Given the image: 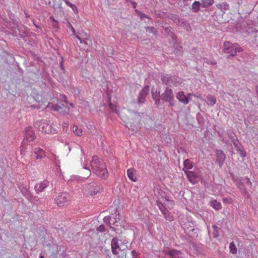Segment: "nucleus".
<instances>
[{
  "instance_id": "20e7f679",
  "label": "nucleus",
  "mask_w": 258,
  "mask_h": 258,
  "mask_svg": "<svg viewBox=\"0 0 258 258\" xmlns=\"http://www.w3.org/2000/svg\"><path fill=\"white\" fill-rule=\"evenodd\" d=\"M35 126L38 127V130L46 134H55V130L53 129L51 125L46 120L37 121L35 123Z\"/></svg>"
},
{
  "instance_id": "7ed1b4c3",
  "label": "nucleus",
  "mask_w": 258,
  "mask_h": 258,
  "mask_svg": "<svg viewBox=\"0 0 258 258\" xmlns=\"http://www.w3.org/2000/svg\"><path fill=\"white\" fill-rule=\"evenodd\" d=\"M223 46L224 50L230 53L232 56L236 55L237 52H240L243 50L238 44H232L229 42H224Z\"/></svg>"
},
{
  "instance_id": "a18cd8bd",
  "label": "nucleus",
  "mask_w": 258,
  "mask_h": 258,
  "mask_svg": "<svg viewBox=\"0 0 258 258\" xmlns=\"http://www.w3.org/2000/svg\"><path fill=\"white\" fill-rule=\"evenodd\" d=\"M194 96L197 98H200V96H196V95H194Z\"/></svg>"
},
{
  "instance_id": "a878e982",
  "label": "nucleus",
  "mask_w": 258,
  "mask_h": 258,
  "mask_svg": "<svg viewBox=\"0 0 258 258\" xmlns=\"http://www.w3.org/2000/svg\"><path fill=\"white\" fill-rule=\"evenodd\" d=\"M229 248L230 252L233 254H235L237 252V249L233 242L230 243Z\"/></svg>"
},
{
  "instance_id": "f704fd0d",
  "label": "nucleus",
  "mask_w": 258,
  "mask_h": 258,
  "mask_svg": "<svg viewBox=\"0 0 258 258\" xmlns=\"http://www.w3.org/2000/svg\"><path fill=\"white\" fill-rule=\"evenodd\" d=\"M245 179L246 180L247 183H248V184H249V185H251V183L250 182V180L249 178H248V177H246V178H245Z\"/></svg>"
},
{
  "instance_id": "e433bc0d",
  "label": "nucleus",
  "mask_w": 258,
  "mask_h": 258,
  "mask_svg": "<svg viewBox=\"0 0 258 258\" xmlns=\"http://www.w3.org/2000/svg\"><path fill=\"white\" fill-rule=\"evenodd\" d=\"M132 4L134 8H136L137 6V3L135 2H132Z\"/></svg>"
},
{
  "instance_id": "58836bf2",
  "label": "nucleus",
  "mask_w": 258,
  "mask_h": 258,
  "mask_svg": "<svg viewBox=\"0 0 258 258\" xmlns=\"http://www.w3.org/2000/svg\"><path fill=\"white\" fill-rule=\"evenodd\" d=\"M223 5H224L225 8L228 7V5L226 3L223 4Z\"/></svg>"
},
{
  "instance_id": "ea45409f",
  "label": "nucleus",
  "mask_w": 258,
  "mask_h": 258,
  "mask_svg": "<svg viewBox=\"0 0 258 258\" xmlns=\"http://www.w3.org/2000/svg\"><path fill=\"white\" fill-rule=\"evenodd\" d=\"M52 20H53L54 22H56V21L54 19V18L53 17H50V18Z\"/></svg>"
},
{
  "instance_id": "6e6552de",
  "label": "nucleus",
  "mask_w": 258,
  "mask_h": 258,
  "mask_svg": "<svg viewBox=\"0 0 258 258\" xmlns=\"http://www.w3.org/2000/svg\"><path fill=\"white\" fill-rule=\"evenodd\" d=\"M25 135L24 140H26L28 142L33 141L35 139V135L32 130V127L28 126L25 128Z\"/></svg>"
},
{
  "instance_id": "49530a36",
  "label": "nucleus",
  "mask_w": 258,
  "mask_h": 258,
  "mask_svg": "<svg viewBox=\"0 0 258 258\" xmlns=\"http://www.w3.org/2000/svg\"><path fill=\"white\" fill-rule=\"evenodd\" d=\"M150 29L151 30H154V28H153V27H152V28H150Z\"/></svg>"
},
{
  "instance_id": "79ce46f5",
  "label": "nucleus",
  "mask_w": 258,
  "mask_h": 258,
  "mask_svg": "<svg viewBox=\"0 0 258 258\" xmlns=\"http://www.w3.org/2000/svg\"><path fill=\"white\" fill-rule=\"evenodd\" d=\"M66 97L65 96H63V98H62V99L64 100V101L65 102H66V100H65V99H66Z\"/></svg>"
},
{
  "instance_id": "412c9836",
  "label": "nucleus",
  "mask_w": 258,
  "mask_h": 258,
  "mask_svg": "<svg viewBox=\"0 0 258 258\" xmlns=\"http://www.w3.org/2000/svg\"><path fill=\"white\" fill-rule=\"evenodd\" d=\"M214 3V0H203L202 1L201 6L203 8H207L212 5Z\"/></svg>"
},
{
  "instance_id": "f03ea898",
  "label": "nucleus",
  "mask_w": 258,
  "mask_h": 258,
  "mask_svg": "<svg viewBox=\"0 0 258 258\" xmlns=\"http://www.w3.org/2000/svg\"><path fill=\"white\" fill-rule=\"evenodd\" d=\"M46 96H47V95L45 93L40 94L34 93L33 98L36 102H41V104L39 107L44 106L45 107L50 108L51 110L58 111L60 108L59 106L57 105L53 106L51 103H48L47 105L46 104V103L47 102L46 98H45Z\"/></svg>"
},
{
  "instance_id": "2eb2a0df",
  "label": "nucleus",
  "mask_w": 258,
  "mask_h": 258,
  "mask_svg": "<svg viewBox=\"0 0 258 258\" xmlns=\"http://www.w3.org/2000/svg\"><path fill=\"white\" fill-rule=\"evenodd\" d=\"M185 174L188 179V180L192 184H194L196 182V178L198 176L197 174L194 172L185 171Z\"/></svg>"
},
{
  "instance_id": "7c9ffc66",
  "label": "nucleus",
  "mask_w": 258,
  "mask_h": 258,
  "mask_svg": "<svg viewBox=\"0 0 258 258\" xmlns=\"http://www.w3.org/2000/svg\"><path fill=\"white\" fill-rule=\"evenodd\" d=\"M105 230V227L104 225H100L99 227L97 228V230L99 232H103Z\"/></svg>"
},
{
  "instance_id": "a19ab883",
  "label": "nucleus",
  "mask_w": 258,
  "mask_h": 258,
  "mask_svg": "<svg viewBox=\"0 0 258 258\" xmlns=\"http://www.w3.org/2000/svg\"><path fill=\"white\" fill-rule=\"evenodd\" d=\"M27 99L28 100H30L32 99V97L28 96Z\"/></svg>"
},
{
  "instance_id": "393cba45",
  "label": "nucleus",
  "mask_w": 258,
  "mask_h": 258,
  "mask_svg": "<svg viewBox=\"0 0 258 258\" xmlns=\"http://www.w3.org/2000/svg\"><path fill=\"white\" fill-rule=\"evenodd\" d=\"M63 1L65 2V3L66 4V5L67 6L70 7L72 9V10L75 13H78L77 8L75 5L70 3L69 2H68V0H63Z\"/></svg>"
},
{
  "instance_id": "f3484780",
  "label": "nucleus",
  "mask_w": 258,
  "mask_h": 258,
  "mask_svg": "<svg viewBox=\"0 0 258 258\" xmlns=\"http://www.w3.org/2000/svg\"><path fill=\"white\" fill-rule=\"evenodd\" d=\"M49 5L54 9H60L61 6V0H49Z\"/></svg>"
},
{
  "instance_id": "c85d7f7f",
  "label": "nucleus",
  "mask_w": 258,
  "mask_h": 258,
  "mask_svg": "<svg viewBox=\"0 0 258 258\" xmlns=\"http://www.w3.org/2000/svg\"><path fill=\"white\" fill-rule=\"evenodd\" d=\"M108 106H109V108L112 111H114V112H116V106L114 105L110 101V100H109V103H108Z\"/></svg>"
},
{
  "instance_id": "39448f33",
  "label": "nucleus",
  "mask_w": 258,
  "mask_h": 258,
  "mask_svg": "<svg viewBox=\"0 0 258 258\" xmlns=\"http://www.w3.org/2000/svg\"><path fill=\"white\" fill-rule=\"evenodd\" d=\"M100 187L96 183H91L86 184L83 188V192L86 196H94L100 190Z\"/></svg>"
},
{
  "instance_id": "423d86ee",
  "label": "nucleus",
  "mask_w": 258,
  "mask_h": 258,
  "mask_svg": "<svg viewBox=\"0 0 258 258\" xmlns=\"http://www.w3.org/2000/svg\"><path fill=\"white\" fill-rule=\"evenodd\" d=\"M162 101L167 102L169 105L172 107L174 105V96L173 91L169 88H166L161 95Z\"/></svg>"
},
{
  "instance_id": "c9c22d12",
  "label": "nucleus",
  "mask_w": 258,
  "mask_h": 258,
  "mask_svg": "<svg viewBox=\"0 0 258 258\" xmlns=\"http://www.w3.org/2000/svg\"><path fill=\"white\" fill-rule=\"evenodd\" d=\"M141 17L142 19H143L144 18H147L149 19V18L147 16H145L144 14H141Z\"/></svg>"
},
{
  "instance_id": "5701e85b",
  "label": "nucleus",
  "mask_w": 258,
  "mask_h": 258,
  "mask_svg": "<svg viewBox=\"0 0 258 258\" xmlns=\"http://www.w3.org/2000/svg\"><path fill=\"white\" fill-rule=\"evenodd\" d=\"M184 167L187 169H190L193 167L192 162L189 159H186L183 163Z\"/></svg>"
},
{
  "instance_id": "aec40b11",
  "label": "nucleus",
  "mask_w": 258,
  "mask_h": 258,
  "mask_svg": "<svg viewBox=\"0 0 258 258\" xmlns=\"http://www.w3.org/2000/svg\"><path fill=\"white\" fill-rule=\"evenodd\" d=\"M162 213L164 214V217L166 220L169 221H172L174 220V217L168 211H162Z\"/></svg>"
},
{
  "instance_id": "f8f14e48",
  "label": "nucleus",
  "mask_w": 258,
  "mask_h": 258,
  "mask_svg": "<svg viewBox=\"0 0 258 258\" xmlns=\"http://www.w3.org/2000/svg\"><path fill=\"white\" fill-rule=\"evenodd\" d=\"M216 162L221 166L225 159V155L224 152L221 150H217L216 152Z\"/></svg>"
},
{
  "instance_id": "9b49d317",
  "label": "nucleus",
  "mask_w": 258,
  "mask_h": 258,
  "mask_svg": "<svg viewBox=\"0 0 258 258\" xmlns=\"http://www.w3.org/2000/svg\"><path fill=\"white\" fill-rule=\"evenodd\" d=\"M111 251L113 254L118 253V250L120 249L118 240L116 238H113L111 242Z\"/></svg>"
},
{
  "instance_id": "0eeeda50",
  "label": "nucleus",
  "mask_w": 258,
  "mask_h": 258,
  "mask_svg": "<svg viewBox=\"0 0 258 258\" xmlns=\"http://www.w3.org/2000/svg\"><path fill=\"white\" fill-rule=\"evenodd\" d=\"M70 200V196L69 194L67 192H61L59 194L55 199L56 204L60 207L68 204Z\"/></svg>"
},
{
  "instance_id": "f257e3e1",
  "label": "nucleus",
  "mask_w": 258,
  "mask_h": 258,
  "mask_svg": "<svg viewBox=\"0 0 258 258\" xmlns=\"http://www.w3.org/2000/svg\"><path fill=\"white\" fill-rule=\"evenodd\" d=\"M91 166L96 175L103 179H106L108 173L104 161L97 156H93L91 161Z\"/></svg>"
},
{
  "instance_id": "72a5a7b5",
  "label": "nucleus",
  "mask_w": 258,
  "mask_h": 258,
  "mask_svg": "<svg viewBox=\"0 0 258 258\" xmlns=\"http://www.w3.org/2000/svg\"><path fill=\"white\" fill-rule=\"evenodd\" d=\"M132 253L133 256L134 258H136L137 256V252H136V251L135 250H133L132 251Z\"/></svg>"
},
{
  "instance_id": "dca6fc26",
  "label": "nucleus",
  "mask_w": 258,
  "mask_h": 258,
  "mask_svg": "<svg viewBox=\"0 0 258 258\" xmlns=\"http://www.w3.org/2000/svg\"><path fill=\"white\" fill-rule=\"evenodd\" d=\"M135 174V170L133 168H130L127 170V175L128 177L130 180L134 182L137 181V178Z\"/></svg>"
},
{
  "instance_id": "de8ad7c7",
  "label": "nucleus",
  "mask_w": 258,
  "mask_h": 258,
  "mask_svg": "<svg viewBox=\"0 0 258 258\" xmlns=\"http://www.w3.org/2000/svg\"><path fill=\"white\" fill-rule=\"evenodd\" d=\"M40 258H44V256H43L41 255V256H40Z\"/></svg>"
},
{
  "instance_id": "c03bdc74",
  "label": "nucleus",
  "mask_w": 258,
  "mask_h": 258,
  "mask_svg": "<svg viewBox=\"0 0 258 258\" xmlns=\"http://www.w3.org/2000/svg\"><path fill=\"white\" fill-rule=\"evenodd\" d=\"M190 95H191V94L189 93L187 94V96H186L188 98V97H189Z\"/></svg>"
},
{
  "instance_id": "6ab92c4d",
  "label": "nucleus",
  "mask_w": 258,
  "mask_h": 258,
  "mask_svg": "<svg viewBox=\"0 0 258 258\" xmlns=\"http://www.w3.org/2000/svg\"><path fill=\"white\" fill-rule=\"evenodd\" d=\"M208 101H207V104L209 105L210 106H213L215 105L216 103V98L211 95H209L207 97Z\"/></svg>"
},
{
  "instance_id": "c756f323",
  "label": "nucleus",
  "mask_w": 258,
  "mask_h": 258,
  "mask_svg": "<svg viewBox=\"0 0 258 258\" xmlns=\"http://www.w3.org/2000/svg\"><path fill=\"white\" fill-rule=\"evenodd\" d=\"M222 201L226 204H231L233 203V201L231 198H223Z\"/></svg>"
},
{
  "instance_id": "9d476101",
  "label": "nucleus",
  "mask_w": 258,
  "mask_h": 258,
  "mask_svg": "<svg viewBox=\"0 0 258 258\" xmlns=\"http://www.w3.org/2000/svg\"><path fill=\"white\" fill-rule=\"evenodd\" d=\"M149 92V87L146 86L139 94L138 102L143 103L145 101V98Z\"/></svg>"
},
{
  "instance_id": "4468645a",
  "label": "nucleus",
  "mask_w": 258,
  "mask_h": 258,
  "mask_svg": "<svg viewBox=\"0 0 258 258\" xmlns=\"http://www.w3.org/2000/svg\"><path fill=\"white\" fill-rule=\"evenodd\" d=\"M34 153L36 155V160H41L45 158L46 153L45 151L40 148H36L34 150Z\"/></svg>"
},
{
  "instance_id": "473e14b6",
  "label": "nucleus",
  "mask_w": 258,
  "mask_h": 258,
  "mask_svg": "<svg viewBox=\"0 0 258 258\" xmlns=\"http://www.w3.org/2000/svg\"><path fill=\"white\" fill-rule=\"evenodd\" d=\"M152 96L154 99H155L156 97L158 96V94L157 92V90H156L155 92L154 93L153 90H152Z\"/></svg>"
},
{
  "instance_id": "bb28decb",
  "label": "nucleus",
  "mask_w": 258,
  "mask_h": 258,
  "mask_svg": "<svg viewBox=\"0 0 258 258\" xmlns=\"http://www.w3.org/2000/svg\"><path fill=\"white\" fill-rule=\"evenodd\" d=\"M85 36H86V38L84 39H82L79 36H76L75 37L76 38H77L81 43H84L85 44H87V42H86V40H88L89 39V36L87 34H85Z\"/></svg>"
},
{
  "instance_id": "09e8293b",
  "label": "nucleus",
  "mask_w": 258,
  "mask_h": 258,
  "mask_svg": "<svg viewBox=\"0 0 258 258\" xmlns=\"http://www.w3.org/2000/svg\"><path fill=\"white\" fill-rule=\"evenodd\" d=\"M213 227L215 228V227H217V226H213Z\"/></svg>"
},
{
  "instance_id": "4be33fe9",
  "label": "nucleus",
  "mask_w": 258,
  "mask_h": 258,
  "mask_svg": "<svg viewBox=\"0 0 258 258\" xmlns=\"http://www.w3.org/2000/svg\"><path fill=\"white\" fill-rule=\"evenodd\" d=\"M73 131L75 135L78 136H81L82 135L83 131L81 128L77 126L74 125L73 127Z\"/></svg>"
},
{
  "instance_id": "b1692460",
  "label": "nucleus",
  "mask_w": 258,
  "mask_h": 258,
  "mask_svg": "<svg viewBox=\"0 0 258 258\" xmlns=\"http://www.w3.org/2000/svg\"><path fill=\"white\" fill-rule=\"evenodd\" d=\"M201 4L198 1H195L192 5V9L194 12H198L200 10V6Z\"/></svg>"
},
{
  "instance_id": "1a4fd4ad",
  "label": "nucleus",
  "mask_w": 258,
  "mask_h": 258,
  "mask_svg": "<svg viewBox=\"0 0 258 258\" xmlns=\"http://www.w3.org/2000/svg\"><path fill=\"white\" fill-rule=\"evenodd\" d=\"M165 254L169 255L171 258H183V253L178 250L171 249L170 250H164Z\"/></svg>"
},
{
  "instance_id": "ddd939ff",
  "label": "nucleus",
  "mask_w": 258,
  "mask_h": 258,
  "mask_svg": "<svg viewBox=\"0 0 258 258\" xmlns=\"http://www.w3.org/2000/svg\"><path fill=\"white\" fill-rule=\"evenodd\" d=\"M176 98L179 102L184 105L187 104L189 101L188 98L184 94L183 91H179L177 93Z\"/></svg>"
},
{
  "instance_id": "a211bd4d",
  "label": "nucleus",
  "mask_w": 258,
  "mask_h": 258,
  "mask_svg": "<svg viewBox=\"0 0 258 258\" xmlns=\"http://www.w3.org/2000/svg\"><path fill=\"white\" fill-rule=\"evenodd\" d=\"M211 206L215 210H219L222 208L221 204L216 200H213L210 202Z\"/></svg>"
},
{
  "instance_id": "37998d69",
  "label": "nucleus",
  "mask_w": 258,
  "mask_h": 258,
  "mask_svg": "<svg viewBox=\"0 0 258 258\" xmlns=\"http://www.w3.org/2000/svg\"><path fill=\"white\" fill-rule=\"evenodd\" d=\"M90 175V171H89V172H88V174H86V176H89Z\"/></svg>"
},
{
  "instance_id": "2f4dec72",
  "label": "nucleus",
  "mask_w": 258,
  "mask_h": 258,
  "mask_svg": "<svg viewBox=\"0 0 258 258\" xmlns=\"http://www.w3.org/2000/svg\"><path fill=\"white\" fill-rule=\"evenodd\" d=\"M69 26L72 31L73 34L75 35L76 33V32H75V30L74 28L72 26V25L70 23H69Z\"/></svg>"
},
{
  "instance_id": "4c0bfd02",
  "label": "nucleus",
  "mask_w": 258,
  "mask_h": 258,
  "mask_svg": "<svg viewBox=\"0 0 258 258\" xmlns=\"http://www.w3.org/2000/svg\"><path fill=\"white\" fill-rule=\"evenodd\" d=\"M241 156L242 157H245L246 156V153L245 152H242L240 154Z\"/></svg>"
},
{
  "instance_id": "cd10ccee",
  "label": "nucleus",
  "mask_w": 258,
  "mask_h": 258,
  "mask_svg": "<svg viewBox=\"0 0 258 258\" xmlns=\"http://www.w3.org/2000/svg\"><path fill=\"white\" fill-rule=\"evenodd\" d=\"M48 185V181L47 180H44L42 182H41L39 184V187L41 188V190H43L45 187H46Z\"/></svg>"
}]
</instances>
